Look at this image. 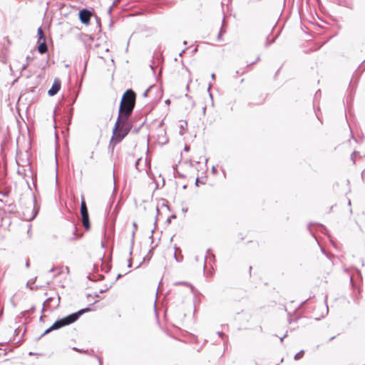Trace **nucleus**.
Segmentation results:
<instances>
[{
    "label": "nucleus",
    "instance_id": "4c0bfd02",
    "mask_svg": "<svg viewBox=\"0 0 365 365\" xmlns=\"http://www.w3.org/2000/svg\"><path fill=\"white\" fill-rule=\"evenodd\" d=\"M103 279H104V276L101 274L99 276L98 280H103Z\"/></svg>",
    "mask_w": 365,
    "mask_h": 365
},
{
    "label": "nucleus",
    "instance_id": "8fccbe9b",
    "mask_svg": "<svg viewBox=\"0 0 365 365\" xmlns=\"http://www.w3.org/2000/svg\"><path fill=\"white\" fill-rule=\"evenodd\" d=\"M111 9H112V7H110L109 8V10H108V12L110 13L111 12Z\"/></svg>",
    "mask_w": 365,
    "mask_h": 365
},
{
    "label": "nucleus",
    "instance_id": "3c124183",
    "mask_svg": "<svg viewBox=\"0 0 365 365\" xmlns=\"http://www.w3.org/2000/svg\"><path fill=\"white\" fill-rule=\"evenodd\" d=\"M98 361H99L100 365H102V362H101V361L100 360L99 358H98Z\"/></svg>",
    "mask_w": 365,
    "mask_h": 365
},
{
    "label": "nucleus",
    "instance_id": "9d476101",
    "mask_svg": "<svg viewBox=\"0 0 365 365\" xmlns=\"http://www.w3.org/2000/svg\"><path fill=\"white\" fill-rule=\"evenodd\" d=\"M72 226L73 227V236L68 239V241H74L81 237V235H79L78 233V229H77L76 225L75 224H73Z\"/></svg>",
    "mask_w": 365,
    "mask_h": 365
},
{
    "label": "nucleus",
    "instance_id": "f03ea898",
    "mask_svg": "<svg viewBox=\"0 0 365 365\" xmlns=\"http://www.w3.org/2000/svg\"><path fill=\"white\" fill-rule=\"evenodd\" d=\"M136 94L132 89L123 93L119 106L118 116L130 118L135 106Z\"/></svg>",
    "mask_w": 365,
    "mask_h": 365
},
{
    "label": "nucleus",
    "instance_id": "603ef678",
    "mask_svg": "<svg viewBox=\"0 0 365 365\" xmlns=\"http://www.w3.org/2000/svg\"><path fill=\"white\" fill-rule=\"evenodd\" d=\"M88 279L89 280H92V279H91V276H90V275H88Z\"/></svg>",
    "mask_w": 365,
    "mask_h": 365
},
{
    "label": "nucleus",
    "instance_id": "b1692460",
    "mask_svg": "<svg viewBox=\"0 0 365 365\" xmlns=\"http://www.w3.org/2000/svg\"><path fill=\"white\" fill-rule=\"evenodd\" d=\"M210 88H211V83L209 84V87H208L207 91L209 92V94H210V96L211 99H212V95L210 93Z\"/></svg>",
    "mask_w": 365,
    "mask_h": 365
},
{
    "label": "nucleus",
    "instance_id": "37998d69",
    "mask_svg": "<svg viewBox=\"0 0 365 365\" xmlns=\"http://www.w3.org/2000/svg\"><path fill=\"white\" fill-rule=\"evenodd\" d=\"M43 316H41V317H40V319H39L40 322H42V321H43Z\"/></svg>",
    "mask_w": 365,
    "mask_h": 365
},
{
    "label": "nucleus",
    "instance_id": "79ce46f5",
    "mask_svg": "<svg viewBox=\"0 0 365 365\" xmlns=\"http://www.w3.org/2000/svg\"><path fill=\"white\" fill-rule=\"evenodd\" d=\"M206 267V257L205 258V262H204V268H205Z\"/></svg>",
    "mask_w": 365,
    "mask_h": 365
},
{
    "label": "nucleus",
    "instance_id": "7c9ffc66",
    "mask_svg": "<svg viewBox=\"0 0 365 365\" xmlns=\"http://www.w3.org/2000/svg\"><path fill=\"white\" fill-rule=\"evenodd\" d=\"M28 65H29V62H27L26 63L24 64L22 66V69H24V70L26 69L27 68Z\"/></svg>",
    "mask_w": 365,
    "mask_h": 365
},
{
    "label": "nucleus",
    "instance_id": "338daca9",
    "mask_svg": "<svg viewBox=\"0 0 365 365\" xmlns=\"http://www.w3.org/2000/svg\"><path fill=\"white\" fill-rule=\"evenodd\" d=\"M211 257L214 258V257H215V255L212 254V255H211Z\"/></svg>",
    "mask_w": 365,
    "mask_h": 365
},
{
    "label": "nucleus",
    "instance_id": "2eb2a0df",
    "mask_svg": "<svg viewBox=\"0 0 365 365\" xmlns=\"http://www.w3.org/2000/svg\"><path fill=\"white\" fill-rule=\"evenodd\" d=\"M304 353V351L303 350H302V351H300L299 352H298L297 354H295V356H294V359H295V360H299V359H300L303 356Z\"/></svg>",
    "mask_w": 365,
    "mask_h": 365
},
{
    "label": "nucleus",
    "instance_id": "4be33fe9",
    "mask_svg": "<svg viewBox=\"0 0 365 365\" xmlns=\"http://www.w3.org/2000/svg\"><path fill=\"white\" fill-rule=\"evenodd\" d=\"M34 59V56H26V60H27V62L29 63V61H32Z\"/></svg>",
    "mask_w": 365,
    "mask_h": 365
},
{
    "label": "nucleus",
    "instance_id": "49530a36",
    "mask_svg": "<svg viewBox=\"0 0 365 365\" xmlns=\"http://www.w3.org/2000/svg\"><path fill=\"white\" fill-rule=\"evenodd\" d=\"M187 42L186 41H183V44H184V45H187Z\"/></svg>",
    "mask_w": 365,
    "mask_h": 365
},
{
    "label": "nucleus",
    "instance_id": "dca6fc26",
    "mask_svg": "<svg viewBox=\"0 0 365 365\" xmlns=\"http://www.w3.org/2000/svg\"><path fill=\"white\" fill-rule=\"evenodd\" d=\"M35 281H36V279H31V280L28 281L26 283V287H29L30 289H34V288L31 285L34 284Z\"/></svg>",
    "mask_w": 365,
    "mask_h": 365
},
{
    "label": "nucleus",
    "instance_id": "5701e85b",
    "mask_svg": "<svg viewBox=\"0 0 365 365\" xmlns=\"http://www.w3.org/2000/svg\"><path fill=\"white\" fill-rule=\"evenodd\" d=\"M112 287V284L109 287H107L106 289H101L99 293L102 294L103 292H105L106 291H107L108 289H109L110 287Z\"/></svg>",
    "mask_w": 365,
    "mask_h": 365
},
{
    "label": "nucleus",
    "instance_id": "de8ad7c7",
    "mask_svg": "<svg viewBox=\"0 0 365 365\" xmlns=\"http://www.w3.org/2000/svg\"><path fill=\"white\" fill-rule=\"evenodd\" d=\"M36 214H37V212H35V213H34V215H33V217H32V218L35 217V216L36 215Z\"/></svg>",
    "mask_w": 365,
    "mask_h": 365
},
{
    "label": "nucleus",
    "instance_id": "bb28decb",
    "mask_svg": "<svg viewBox=\"0 0 365 365\" xmlns=\"http://www.w3.org/2000/svg\"><path fill=\"white\" fill-rule=\"evenodd\" d=\"M358 153L356 151H354L353 153H352V155H351V160L353 161L354 163H355V160H354V157H353L354 155Z\"/></svg>",
    "mask_w": 365,
    "mask_h": 365
},
{
    "label": "nucleus",
    "instance_id": "6e6d98bb",
    "mask_svg": "<svg viewBox=\"0 0 365 365\" xmlns=\"http://www.w3.org/2000/svg\"><path fill=\"white\" fill-rule=\"evenodd\" d=\"M364 175H365V170H364V171L362 172V176H364Z\"/></svg>",
    "mask_w": 365,
    "mask_h": 365
},
{
    "label": "nucleus",
    "instance_id": "393cba45",
    "mask_svg": "<svg viewBox=\"0 0 365 365\" xmlns=\"http://www.w3.org/2000/svg\"><path fill=\"white\" fill-rule=\"evenodd\" d=\"M60 300H61V297L58 294V301H57V303L55 306V307H58L59 306V304H60Z\"/></svg>",
    "mask_w": 365,
    "mask_h": 365
},
{
    "label": "nucleus",
    "instance_id": "774afa93",
    "mask_svg": "<svg viewBox=\"0 0 365 365\" xmlns=\"http://www.w3.org/2000/svg\"><path fill=\"white\" fill-rule=\"evenodd\" d=\"M205 109H206V108H204L202 109V111L205 112Z\"/></svg>",
    "mask_w": 365,
    "mask_h": 365
},
{
    "label": "nucleus",
    "instance_id": "5fc2aeb1",
    "mask_svg": "<svg viewBox=\"0 0 365 365\" xmlns=\"http://www.w3.org/2000/svg\"><path fill=\"white\" fill-rule=\"evenodd\" d=\"M156 211H157L158 213L159 212L158 207H156Z\"/></svg>",
    "mask_w": 365,
    "mask_h": 365
},
{
    "label": "nucleus",
    "instance_id": "680f3d73",
    "mask_svg": "<svg viewBox=\"0 0 365 365\" xmlns=\"http://www.w3.org/2000/svg\"><path fill=\"white\" fill-rule=\"evenodd\" d=\"M270 43H269V42H267L266 46H268V45H269Z\"/></svg>",
    "mask_w": 365,
    "mask_h": 365
},
{
    "label": "nucleus",
    "instance_id": "412c9836",
    "mask_svg": "<svg viewBox=\"0 0 365 365\" xmlns=\"http://www.w3.org/2000/svg\"><path fill=\"white\" fill-rule=\"evenodd\" d=\"M175 217H176V216H175V215H173L172 216H170V217H169L168 218L167 221H168V222H171V220H172V219H174V218H175Z\"/></svg>",
    "mask_w": 365,
    "mask_h": 365
},
{
    "label": "nucleus",
    "instance_id": "a878e982",
    "mask_svg": "<svg viewBox=\"0 0 365 365\" xmlns=\"http://www.w3.org/2000/svg\"><path fill=\"white\" fill-rule=\"evenodd\" d=\"M128 267H132V262H131V259H129L128 260Z\"/></svg>",
    "mask_w": 365,
    "mask_h": 365
},
{
    "label": "nucleus",
    "instance_id": "c85d7f7f",
    "mask_svg": "<svg viewBox=\"0 0 365 365\" xmlns=\"http://www.w3.org/2000/svg\"><path fill=\"white\" fill-rule=\"evenodd\" d=\"M212 173H214V174H216V173H217V169L215 168V166H213V167H212Z\"/></svg>",
    "mask_w": 365,
    "mask_h": 365
},
{
    "label": "nucleus",
    "instance_id": "a211bd4d",
    "mask_svg": "<svg viewBox=\"0 0 365 365\" xmlns=\"http://www.w3.org/2000/svg\"><path fill=\"white\" fill-rule=\"evenodd\" d=\"M185 127H187V122H186V121H185V122H184V124H181V125H180V133L181 135H182V134H183L182 130L185 129Z\"/></svg>",
    "mask_w": 365,
    "mask_h": 365
},
{
    "label": "nucleus",
    "instance_id": "0e129e2a",
    "mask_svg": "<svg viewBox=\"0 0 365 365\" xmlns=\"http://www.w3.org/2000/svg\"><path fill=\"white\" fill-rule=\"evenodd\" d=\"M93 152L91 155V158H93Z\"/></svg>",
    "mask_w": 365,
    "mask_h": 365
},
{
    "label": "nucleus",
    "instance_id": "f704fd0d",
    "mask_svg": "<svg viewBox=\"0 0 365 365\" xmlns=\"http://www.w3.org/2000/svg\"><path fill=\"white\" fill-rule=\"evenodd\" d=\"M187 49V48H185V49L182 50V51L179 53V56H182V54L185 52V51H186Z\"/></svg>",
    "mask_w": 365,
    "mask_h": 365
},
{
    "label": "nucleus",
    "instance_id": "c03bdc74",
    "mask_svg": "<svg viewBox=\"0 0 365 365\" xmlns=\"http://www.w3.org/2000/svg\"><path fill=\"white\" fill-rule=\"evenodd\" d=\"M148 92V90H147V91L144 93L143 96H147Z\"/></svg>",
    "mask_w": 365,
    "mask_h": 365
},
{
    "label": "nucleus",
    "instance_id": "72a5a7b5",
    "mask_svg": "<svg viewBox=\"0 0 365 365\" xmlns=\"http://www.w3.org/2000/svg\"><path fill=\"white\" fill-rule=\"evenodd\" d=\"M35 309H36L35 306H33V307H31V308L30 309V310L29 312L32 313L34 312Z\"/></svg>",
    "mask_w": 365,
    "mask_h": 365
},
{
    "label": "nucleus",
    "instance_id": "aec40b11",
    "mask_svg": "<svg viewBox=\"0 0 365 365\" xmlns=\"http://www.w3.org/2000/svg\"><path fill=\"white\" fill-rule=\"evenodd\" d=\"M181 63L182 65V67L186 70L187 72L190 73L189 68L184 64L183 61H181Z\"/></svg>",
    "mask_w": 365,
    "mask_h": 365
},
{
    "label": "nucleus",
    "instance_id": "864d4df0",
    "mask_svg": "<svg viewBox=\"0 0 365 365\" xmlns=\"http://www.w3.org/2000/svg\"><path fill=\"white\" fill-rule=\"evenodd\" d=\"M334 339V336H332V337H331V338L329 339V341H331V340H332V339Z\"/></svg>",
    "mask_w": 365,
    "mask_h": 365
},
{
    "label": "nucleus",
    "instance_id": "a18cd8bd",
    "mask_svg": "<svg viewBox=\"0 0 365 365\" xmlns=\"http://www.w3.org/2000/svg\"><path fill=\"white\" fill-rule=\"evenodd\" d=\"M99 297L98 294H95L94 297Z\"/></svg>",
    "mask_w": 365,
    "mask_h": 365
},
{
    "label": "nucleus",
    "instance_id": "f8f14e48",
    "mask_svg": "<svg viewBox=\"0 0 365 365\" xmlns=\"http://www.w3.org/2000/svg\"><path fill=\"white\" fill-rule=\"evenodd\" d=\"M53 300V297H48L46 300L43 304V307L41 312H43L46 307H48L50 306L51 302Z\"/></svg>",
    "mask_w": 365,
    "mask_h": 365
},
{
    "label": "nucleus",
    "instance_id": "e433bc0d",
    "mask_svg": "<svg viewBox=\"0 0 365 365\" xmlns=\"http://www.w3.org/2000/svg\"><path fill=\"white\" fill-rule=\"evenodd\" d=\"M189 150H190V147L188 145H185V148H184V150L185 151H188Z\"/></svg>",
    "mask_w": 365,
    "mask_h": 365
},
{
    "label": "nucleus",
    "instance_id": "6ab92c4d",
    "mask_svg": "<svg viewBox=\"0 0 365 365\" xmlns=\"http://www.w3.org/2000/svg\"><path fill=\"white\" fill-rule=\"evenodd\" d=\"M217 334L220 337H221V338H222V339H224L225 337L227 338V336L225 335V333H223L222 331H217Z\"/></svg>",
    "mask_w": 365,
    "mask_h": 365
},
{
    "label": "nucleus",
    "instance_id": "0eeeda50",
    "mask_svg": "<svg viewBox=\"0 0 365 365\" xmlns=\"http://www.w3.org/2000/svg\"><path fill=\"white\" fill-rule=\"evenodd\" d=\"M175 285H183L186 287V289L182 292V297H185L186 295L193 292L194 287L192 284L185 282H177L174 283Z\"/></svg>",
    "mask_w": 365,
    "mask_h": 365
},
{
    "label": "nucleus",
    "instance_id": "423d86ee",
    "mask_svg": "<svg viewBox=\"0 0 365 365\" xmlns=\"http://www.w3.org/2000/svg\"><path fill=\"white\" fill-rule=\"evenodd\" d=\"M61 82L58 78H56L53 83L51 88L48 91V95L53 96L60 91Z\"/></svg>",
    "mask_w": 365,
    "mask_h": 365
},
{
    "label": "nucleus",
    "instance_id": "f257e3e1",
    "mask_svg": "<svg viewBox=\"0 0 365 365\" xmlns=\"http://www.w3.org/2000/svg\"><path fill=\"white\" fill-rule=\"evenodd\" d=\"M132 128L133 123L130 119L118 116L113 129V135L109 145H113V147H114L116 144L120 143L129 133Z\"/></svg>",
    "mask_w": 365,
    "mask_h": 365
},
{
    "label": "nucleus",
    "instance_id": "c9c22d12",
    "mask_svg": "<svg viewBox=\"0 0 365 365\" xmlns=\"http://www.w3.org/2000/svg\"><path fill=\"white\" fill-rule=\"evenodd\" d=\"M287 334H285L282 337L280 338V341L282 342L283 341V339L287 337Z\"/></svg>",
    "mask_w": 365,
    "mask_h": 365
},
{
    "label": "nucleus",
    "instance_id": "13d9d810",
    "mask_svg": "<svg viewBox=\"0 0 365 365\" xmlns=\"http://www.w3.org/2000/svg\"><path fill=\"white\" fill-rule=\"evenodd\" d=\"M348 204H349V205H351V200H349Z\"/></svg>",
    "mask_w": 365,
    "mask_h": 365
},
{
    "label": "nucleus",
    "instance_id": "cd10ccee",
    "mask_svg": "<svg viewBox=\"0 0 365 365\" xmlns=\"http://www.w3.org/2000/svg\"><path fill=\"white\" fill-rule=\"evenodd\" d=\"M322 229V231H324V232H327V229L324 226H323L322 225H319Z\"/></svg>",
    "mask_w": 365,
    "mask_h": 365
},
{
    "label": "nucleus",
    "instance_id": "20e7f679",
    "mask_svg": "<svg viewBox=\"0 0 365 365\" xmlns=\"http://www.w3.org/2000/svg\"><path fill=\"white\" fill-rule=\"evenodd\" d=\"M37 34L38 43V51L41 54L46 53L48 51V47L46 45L45 35L41 27L38 29Z\"/></svg>",
    "mask_w": 365,
    "mask_h": 365
},
{
    "label": "nucleus",
    "instance_id": "39448f33",
    "mask_svg": "<svg viewBox=\"0 0 365 365\" xmlns=\"http://www.w3.org/2000/svg\"><path fill=\"white\" fill-rule=\"evenodd\" d=\"M91 16V12L87 9H83L81 10L78 13L80 21L82 24L86 25H88L89 24Z\"/></svg>",
    "mask_w": 365,
    "mask_h": 365
},
{
    "label": "nucleus",
    "instance_id": "4468645a",
    "mask_svg": "<svg viewBox=\"0 0 365 365\" xmlns=\"http://www.w3.org/2000/svg\"><path fill=\"white\" fill-rule=\"evenodd\" d=\"M73 350L79 352V353H83V354H89V355H91L93 354V351H88V350H86V351H84L83 349H78L76 347H73Z\"/></svg>",
    "mask_w": 365,
    "mask_h": 365
},
{
    "label": "nucleus",
    "instance_id": "bf43d9fd",
    "mask_svg": "<svg viewBox=\"0 0 365 365\" xmlns=\"http://www.w3.org/2000/svg\"><path fill=\"white\" fill-rule=\"evenodd\" d=\"M138 161H139V160H137V162H136V163H135V165H136V166H137V165H138Z\"/></svg>",
    "mask_w": 365,
    "mask_h": 365
},
{
    "label": "nucleus",
    "instance_id": "7ed1b4c3",
    "mask_svg": "<svg viewBox=\"0 0 365 365\" xmlns=\"http://www.w3.org/2000/svg\"><path fill=\"white\" fill-rule=\"evenodd\" d=\"M91 311V308L86 307L84 309H81L78 310L76 312L72 313L71 314H68V316L63 317L60 319L56 320L52 325L51 329L53 330H58L65 326L70 325L75 322H76L79 317L86 313Z\"/></svg>",
    "mask_w": 365,
    "mask_h": 365
},
{
    "label": "nucleus",
    "instance_id": "1a4fd4ad",
    "mask_svg": "<svg viewBox=\"0 0 365 365\" xmlns=\"http://www.w3.org/2000/svg\"><path fill=\"white\" fill-rule=\"evenodd\" d=\"M133 226L134 229L132 231V237H131V240H130V252H129L130 255H131L133 253V248L134 242H135V230L137 229V223L135 222H134L133 223Z\"/></svg>",
    "mask_w": 365,
    "mask_h": 365
},
{
    "label": "nucleus",
    "instance_id": "f3484780",
    "mask_svg": "<svg viewBox=\"0 0 365 365\" xmlns=\"http://www.w3.org/2000/svg\"><path fill=\"white\" fill-rule=\"evenodd\" d=\"M54 331V330L51 329V326L49 328H48V329H46V331H44V332H43V333L40 336L39 339H40V338H41V337H43V336L46 335V334H48V333H50V332H51V331Z\"/></svg>",
    "mask_w": 365,
    "mask_h": 365
},
{
    "label": "nucleus",
    "instance_id": "69168bd1",
    "mask_svg": "<svg viewBox=\"0 0 365 365\" xmlns=\"http://www.w3.org/2000/svg\"><path fill=\"white\" fill-rule=\"evenodd\" d=\"M51 272H53V268L50 270Z\"/></svg>",
    "mask_w": 365,
    "mask_h": 365
},
{
    "label": "nucleus",
    "instance_id": "4d7b16f0",
    "mask_svg": "<svg viewBox=\"0 0 365 365\" xmlns=\"http://www.w3.org/2000/svg\"><path fill=\"white\" fill-rule=\"evenodd\" d=\"M66 271L69 272V268L68 267H66Z\"/></svg>",
    "mask_w": 365,
    "mask_h": 365
},
{
    "label": "nucleus",
    "instance_id": "9b49d317",
    "mask_svg": "<svg viewBox=\"0 0 365 365\" xmlns=\"http://www.w3.org/2000/svg\"><path fill=\"white\" fill-rule=\"evenodd\" d=\"M82 224L86 230L90 229L89 216L85 217V218L82 217Z\"/></svg>",
    "mask_w": 365,
    "mask_h": 365
},
{
    "label": "nucleus",
    "instance_id": "473e14b6",
    "mask_svg": "<svg viewBox=\"0 0 365 365\" xmlns=\"http://www.w3.org/2000/svg\"><path fill=\"white\" fill-rule=\"evenodd\" d=\"M26 267L27 268H29V267H30V262H29V259L26 262Z\"/></svg>",
    "mask_w": 365,
    "mask_h": 365
},
{
    "label": "nucleus",
    "instance_id": "c756f323",
    "mask_svg": "<svg viewBox=\"0 0 365 365\" xmlns=\"http://www.w3.org/2000/svg\"><path fill=\"white\" fill-rule=\"evenodd\" d=\"M259 59H260L259 56H257V58L256 61H253V62L250 63V65L254 64V63H255L256 62H257L258 61H259Z\"/></svg>",
    "mask_w": 365,
    "mask_h": 365
},
{
    "label": "nucleus",
    "instance_id": "ea45409f",
    "mask_svg": "<svg viewBox=\"0 0 365 365\" xmlns=\"http://www.w3.org/2000/svg\"><path fill=\"white\" fill-rule=\"evenodd\" d=\"M211 78H212V80H215V73H212V75H211Z\"/></svg>",
    "mask_w": 365,
    "mask_h": 365
},
{
    "label": "nucleus",
    "instance_id": "09e8293b",
    "mask_svg": "<svg viewBox=\"0 0 365 365\" xmlns=\"http://www.w3.org/2000/svg\"><path fill=\"white\" fill-rule=\"evenodd\" d=\"M170 103V100H166L165 101V103Z\"/></svg>",
    "mask_w": 365,
    "mask_h": 365
},
{
    "label": "nucleus",
    "instance_id": "2f4dec72",
    "mask_svg": "<svg viewBox=\"0 0 365 365\" xmlns=\"http://www.w3.org/2000/svg\"><path fill=\"white\" fill-rule=\"evenodd\" d=\"M222 28L221 29L219 34H218V36H217V38L220 39L221 38V36H222Z\"/></svg>",
    "mask_w": 365,
    "mask_h": 365
},
{
    "label": "nucleus",
    "instance_id": "a19ab883",
    "mask_svg": "<svg viewBox=\"0 0 365 365\" xmlns=\"http://www.w3.org/2000/svg\"><path fill=\"white\" fill-rule=\"evenodd\" d=\"M198 182H199V180H198V178H197L196 180H195V185L197 186H198Z\"/></svg>",
    "mask_w": 365,
    "mask_h": 365
},
{
    "label": "nucleus",
    "instance_id": "e2e57ef3",
    "mask_svg": "<svg viewBox=\"0 0 365 365\" xmlns=\"http://www.w3.org/2000/svg\"><path fill=\"white\" fill-rule=\"evenodd\" d=\"M186 90H189V86L187 85V87H186Z\"/></svg>",
    "mask_w": 365,
    "mask_h": 365
},
{
    "label": "nucleus",
    "instance_id": "6e6552de",
    "mask_svg": "<svg viewBox=\"0 0 365 365\" xmlns=\"http://www.w3.org/2000/svg\"><path fill=\"white\" fill-rule=\"evenodd\" d=\"M81 217H84V218H85V217L89 216L86 203L85 202L83 197H81Z\"/></svg>",
    "mask_w": 365,
    "mask_h": 365
},
{
    "label": "nucleus",
    "instance_id": "ddd939ff",
    "mask_svg": "<svg viewBox=\"0 0 365 365\" xmlns=\"http://www.w3.org/2000/svg\"><path fill=\"white\" fill-rule=\"evenodd\" d=\"M175 255H174L175 259L178 262L182 261V255L177 254V251H180V248H178L176 245H175Z\"/></svg>",
    "mask_w": 365,
    "mask_h": 365
},
{
    "label": "nucleus",
    "instance_id": "052dcab7",
    "mask_svg": "<svg viewBox=\"0 0 365 365\" xmlns=\"http://www.w3.org/2000/svg\"><path fill=\"white\" fill-rule=\"evenodd\" d=\"M95 303H96V302H95L94 303L90 304H89V307H90V306H92V305H93V304H94Z\"/></svg>",
    "mask_w": 365,
    "mask_h": 365
},
{
    "label": "nucleus",
    "instance_id": "58836bf2",
    "mask_svg": "<svg viewBox=\"0 0 365 365\" xmlns=\"http://www.w3.org/2000/svg\"><path fill=\"white\" fill-rule=\"evenodd\" d=\"M122 277V274H118L116 277V280H118V279H120V277Z\"/></svg>",
    "mask_w": 365,
    "mask_h": 365
}]
</instances>
